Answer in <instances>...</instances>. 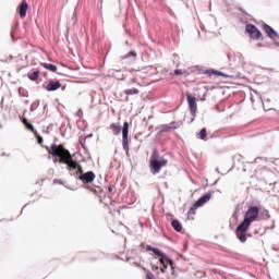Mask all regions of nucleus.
I'll return each mask as SVG.
<instances>
[{"instance_id":"1","label":"nucleus","mask_w":279,"mask_h":279,"mask_svg":"<svg viewBox=\"0 0 279 279\" xmlns=\"http://www.w3.org/2000/svg\"><path fill=\"white\" fill-rule=\"evenodd\" d=\"M45 149L48 151L49 156H52L53 163L57 165H66L68 171H75L76 175L84 174V168L76 160H73V156L69 149L64 148V145L52 144L50 147L45 146Z\"/></svg>"},{"instance_id":"2","label":"nucleus","mask_w":279,"mask_h":279,"mask_svg":"<svg viewBox=\"0 0 279 279\" xmlns=\"http://www.w3.org/2000/svg\"><path fill=\"white\" fill-rule=\"evenodd\" d=\"M169 165V160L165 157H160L158 149H154L149 159V169L153 175H156L163 167Z\"/></svg>"},{"instance_id":"3","label":"nucleus","mask_w":279,"mask_h":279,"mask_svg":"<svg viewBox=\"0 0 279 279\" xmlns=\"http://www.w3.org/2000/svg\"><path fill=\"white\" fill-rule=\"evenodd\" d=\"M211 197H213V192H208L205 195H203L201 198H198L194 203V205L190 208V210L187 213V217L195 215V210H197V208H202V206H204V204H208V202H210Z\"/></svg>"},{"instance_id":"4","label":"nucleus","mask_w":279,"mask_h":279,"mask_svg":"<svg viewBox=\"0 0 279 279\" xmlns=\"http://www.w3.org/2000/svg\"><path fill=\"white\" fill-rule=\"evenodd\" d=\"M129 133H130V123L124 122L122 128V147L128 157H130V140L128 138Z\"/></svg>"},{"instance_id":"5","label":"nucleus","mask_w":279,"mask_h":279,"mask_svg":"<svg viewBox=\"0 0 279 279\" xmlns=\"http://www.w3.org/2000/svg\"><path fill=\"white\" fill-rule=\"evenodd\" d=\"M129 133H130V123L124 122L122 128V147L128 157H130V140L128 138Z\"/></svg>"},{"instance_id":"6","label":"nucleus","mask_w":279,"mask_h":279,"mask_svg":"<svg viewBox=\"0 0 279 279\" xmlns=\"http://www.w3.org/2000/svg\"><path fill=\"white\" fill-rule=\"evenodd\" d=\"M245 32L253 40H260V38H263V33H260L254 24H246Z\"/></svg>"},{"instance_id":"7","label":"nucleus","mask_w":279,"mask_h":279,"mask_svg":"<svg viewBox=\"0 0 279 279\" xmlns=\"http://www.w3.org/2000/svg\"><path fill=\"white\" fill-rule=\"evenodd\" d=\"M259 213H260V208L256 206H252L245 213L244 218L251 221V223H253V221H258Z\"/></svg>"},{"instance_id":"8","label":"nucleus","mask_w":279,"mask_h":279,"mask_svg":"<svg viewBox=\"0 0 279 279\" xmlns=\"http://www.w3.org/2000/svg\"><path fill=\"white\" fill-rule=\"evenodd\" d=\"M186 99L190 108V112L193 117L192 121L195 119V114L197 113V98L186 93Z\"/></svg>"},{"instance_id":"9","label":"nucleus","mask_w":279,"mask_h":279,"mask_svg":"<svg viewBox=\"0 0 279 279\" xmlns=\"http://www.w3.org/2000/svg\"><path fill=\"white\" fill-rule=\"evenodd\" d=\"M180 123L179 122H171L170 124H161L157 128L159 134H165L167 132H171V130H179Z\"/></svg>"},{"instance_id":"10","label":"nucleus","mask_w":279,"mask_h":279,"mask_svg":"<svg viewBox=\"0 0 279 279\" xmlns=\"http://www.w3.org/2000/svg\"><path fill=\"white\" fill-rule=\"evenodd\" d=\"M95 178H97V175L93 171H87L84 174L78 175V180H81L83 184H90L95 182Z\"/></svg>"},{"instance_id":"11","label":"nucleus","mask_w":279,"mask_h":279,"mask_svg":"<svg viewBox=\"0 0 279 279\" xmlns=\"http://www.w3.org/2000/svg\"><path fill=\"white\" fill-rule=\"evenodd\" d=\"M60 88H62V83H60V81H49V83L45 86V89L48 90V93H53Z\"/></svg>"},{"instance_id":"12","label":"nucleus","mask_w":279,"mask_h":279,"mask_svg":"<svg viewBox=\"0 0 279 279\" xmlns=\"http://www.w3.org/2000/svg\"><path fill=\"white\" fill-rule=\"evenodd\" d=\"M250 226H252V221L244 218L243 221L236 227V232L245 233L247 230H250Z\"/></svg>"},{"instance_id":"13","label":"nucleus","mask_w":279,"mask_h":279,"mask_svg":"<svg viewBox=\"0 0 279 279\" xmlns=\"http://www.w3.org/2000/svg\"><path fill=\"white\" fill-rule=\"evenodd\" d=\"M28 8H29V5L27 4V2L25 0H23V2L19 7V14H20L21 19H25V16H27Z\"/></svg>"},{"instance_id":"14","label":"nucleus","mask_w":279,"mask_h":279,"mask_svg":"<svg viewBox=\"0 0 279 279\" xmlns=\"http://www.w3.org/2000/svg\"><path fill=\"white\" fill-rule=\"evenodd\" d=\"M205 75H208V77H211V75H216V76H221V77H232L231 75L228 74H223L222 72H219L217 70L210 69V70H206L204 72Z\"/></svg>"},{"instance_id":"15","label":"nucleus","mask_w":279,"mask_h":279,"mask_svg":"<svg viewBox=\"0 0 279 279\" xmlns=\"http://www.w3.org/2000/svg\"><path fill=\"white\" fill-rule=\"evenodd\" d=\"M263 29L267 34L268 38H276L278 36V33H276V31H274V28L267 24L263 25Z\"/></svg>"},{"instance_id":"16","label":"nucleus","mask_w":279,"mask_h":279,"mask_svg":"<svg viewBox=\"0 0 279 279\" xmlns=\"http://www.w3.org/2000/svg\"><path fill=\"white\" fill-rule=\"evenodd\" d=\"M159 262L162 265V267H165V269H167L169 265L173 267V262H171V259H169V257H167V255L165 254L159 258Z\"/></svg>"},{"instance_id":"17","label":"nucleus","mask_w":279,"mask_h":279,"mask_svg":"<svg viewBox=\"0 0 279 279\" xmlns=\"http://www.w3.org/2000/svg\"><path fill=\"white\" fill-rule=\"evenodd\" d=\"M109 130L112 131V134L114 136H119V134H121V125H119L117 123L110 124Z\"/></svg>"},{"instance_id":"18","label":"nucleus","mask_w":279,"mask_h":279,"mask_svg":"<svg viewBox=\"0 0 279 279\" xmlns=\"http://www.w3.org/2000/svg\"><path fill=\"white\" fill-rule=\"evenodd\" d=\"M27 77L31 80V82H37L38 77H40V71L37 70L35 72L28 73Z\"/></svg>"},{"instance_id":"19","label":"nucleus","mask_w":279,"mask_h":279,"mask_svg":"<svg viewBox=\"0 0 279 279\" xmlns=\"http://www.w3.org/2000/svg\"><path fill=\"white\" fill-rule=\"evenodd\" d=\"M146 250L147 252H153L156 256H159V258L165 255V253H162V251H160L159 248H154L149 245L146 247Z\"/></svg>"},{"instance_id":"20","label":"nucleus","mask_w":279,"mask_h":279,"mask_svg":"<svg viewBox=\"0 0 279 279\" xmlns=\"http://www.w3.org/2000/svg\"><path fill=\"white\" fill-rule=\"evenodd\" d=\"M44 69H47V71H51L52 73H56L58 71V66L51 64V63H40Z\"/></svg>"},{"instance_id":"21","label":"nucleus","mask_w":279,"mask_h":279,"mask_svg":"<svg viewBox=\"0 0 279 279\" xmlns=\"http://www.w3.org/2000/svg\"><path fill=\"white\" fill-rule=\"evenodd\" d=\"M171 226L177 232H182V223H180L178 220H172Z\"/></svg>"},{"instance_id":"22","label":"nucleus","mask_w":279,"mask_h":279,"mask_svg":"<svg viewBox=\"0 0 279 279\" xmlns=\"http://www.w3.org/2000/svg\"><path fill=\"white\" fill-rule=\"evenodd\" d=\"M136 51H130L129 53L121 57L122 60H128V58H133V60H136Z\"/></svg>"},{"instance_id":"23","label":"nucleus","mask_w":279,"mask_h":279,"mask_svg":"<svg viewBox=\"0 0 279 279\" xmlns=\"http://www.w3.org/2000/svg\"><path fill=\"white\" fill-rule=\"evenodd\" d=\"M236 236L241 243H245V241H247V235L245 233L236 231Z\"/></svg>"},{"instance_id":"24","label":"nucleus","mask_w":279,"mask_h":279,"mask_svg":"<svg viewBox=\"0 0 279 279\" xmlns=\"http://www.w3.org/2000/svg\"><path fill=\"white\" fill-rule=\"evenodd\" d=\"M206 136H208V131H206V129H202L198 133V138H201V141H206Z\"/></svg>"},{"instance_id":"25","label":"nucleus","mask_w":279,"mask_h":279,"mask_svg":"<svg viewBox=\"0 0 279 279\" xmlns=\"http://www.w3.org/2000/svg\"><path fill=\"white\" fill-rule=\"evenodd\" d=\"M138 88L125 89L124 95H138Z\"/></svg>"},{"instance_id":"26","label":"nucleus","mask_w":279,"mask_h":279,"mask_svg":"<svg viewBox=\"0 0 279 279\" xmlns=\"http://www.w3.org/2000/svg\"><path fill=\"white\" fill-rule=\"evenodd\" d=\"M174 75H189L186 70H174Z\"/></svg>"},{"instance_id":"27","label":"nucleus","mask_w":279,"mask_h":279,"mask_svg":"<svg viewBox=\"0 0 279 279\" xmlns=\"http://www.w3.org/2000/svg\"><path fill=\"white\" fill-rule=\"evenodd\" d=\"M87 189H89V191H92L93 193H101V187H96V190L95 189H93L92 186H88Z\"/></svg>"},{"instance_id":"28","label":"nucleus","mask_w":279,"mask_h":279,"mask_svg":"<svg viewBox=\"0 0 279 279\" xmlns=\"http://www.w3.org/2000/svg\"><path fill=\"white\" fill-rule=\"evenodd\" d=\"M25 128H27V130H29L31 132L35 131L34 125L32 123H29V122L26 124Z\"/></svg>"},{"instance_id":"29","label":"nucleus","mask_w":279,"mask_h":279,"mask_svg":"<svg viewBox=\"0 0 279 279\" xmlns=\"http://www.w3.org/2000/svg\"><path fill=\"white\" fill-rule=\"evenodd\" d=\"M37 143H38V145H43V143H44L43 136L37 135Z\"/></svg>"},{"instance_id":"30","label":"nucleus","mask_w":279,"mask_h":279,"mask_svg":"<svg viewBox=\"0 0 279 279\" xmlns=\"http://www.w3.org/2000/svg\"><path fill=\"white\" fill-rule=\"evenodd\" d=\"M264 215H265L266 219H269V210H264Z\"/></svg>"},{"instance_id":"31","label":"nucleus","mask_w":279,"mask_h":279,"mask_svg":"<svg viewBox=\"0 0 279 279\" xmlns=\"http://www.w3.org/2000/svg\"><path fill=\"white\" fill-rule=\"evenodd\" d=\"M22 123H24V125H26V124H28L29 122L27 121V118H24V119L22 120Z\"/></svg>"},{"instance_id":"32","label":"nucleus","mask_w":279,"mask_h":279,"mask_svg":"<svg viewBox=\"0 0 279 279\" xmlns=\"http://www.w3.org/2000/svg\"><path fill=\"white\" fill-rule=\"evenodd\" d=\"M151 269H153V271H158V266L153 265V266H151Z\"/></svg>"},{"instance_id":"33","label":"nucleus","mask_w":279,"mask_h":279,"mask_svg":"<svg viewBox=\"0 0 279 279\" xmlns=\"http://www.w3.org/2000/svg\"><path fill=\"white\" fill-rule=\"evenodd\" d=\"M161 274H165V271H167V268H165V266H162V268H160Z\"/></svg>"},{"instance_id":"34","label":"nucleus","mask_w":279,"mask_h":279,"mask_svg":"<svg viewBox=\"0 0 279 279\" xmlns=\"http://www.w3.org/2000/svg\"><path fill=\"white\" fill-rule=\"evenodd\" d=\"M210 271H211V274H219V271L217 269H215V268L211 269Z\"/></svg>"},{"instance_id":"35","label":"nucleus","mask_w":279,"mask_h":279,"mask_svg":"<svg viewBox=\"0 0 279 279\" xmlns=\"http://www.w3.org/2000/svg\"><path fill=\"white\" fill-rule=\"evenodd\" d=\"M109 193H112V186L108 187Z\"/></svg>"},{"instance_id":"36","label":"nucleus","mask_w":279,"mask_h":279,"mask_svg":"<svg viewBox=\"0 0 279 279\" xmlns=\"http://www.w3.org/2000/svg\"><path fill=\"white\" fill-rule=\"evenodd\" d=\"M59 75H64L63 73H59Z\"/></svg>"}]
</instances>
